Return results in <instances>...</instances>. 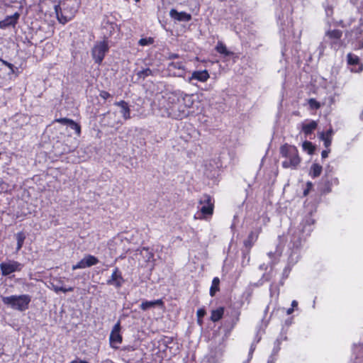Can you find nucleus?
Returning a JSON list of instances; mask_svg holds the SVG:
<instances>
[{"label":"nucleus","instance_id":"obj_53","mask_svg":"<svg viewBox=\"0 0 363 363\" xmlns=\"http://www.w3.org/2000/svg\"><path fill=\"white\" fill-rule=\"evenodd\" d=\"M354 32H355L356 35H360L362 30L359 28H357L355 30H354ZM352 33H353V31Z\"/></svg>","mask_w":363,"mask_h":363},{"label":"nucleus","instance_id":"obj_54","mask_svg":"<svg viewBox=\"0 0 363 363\" xmlns=\"http://www.w3.org/2000/svg\"><path fill=\"white\" fill-rule=\"evenodd\" d=\"M313 184L311 182H308L307 183V189H310L311 187H312Z\"/></svg>","mask_w":363,"mask_h":363},{"label":"nucleus","instance_id":"obj_52","mask_svg":"<svg viewBox=\"0 0 363 363\" xmlns=\"http://www.w3.org/2000/svg\"><path fill=\"white\" fill-rule=\"evenodd\" d=\"M294 309L293 308H291V307L288 308L287 311H286V314L287 315H291L294 312Z\"/></svg>","mask_w":363,"mask_h":363},{"label":"nucleus","instance_id":"obj_47","mask_svg":"<svg viewBox=\"0 0 363 363\" xmlns=\"http://www.w3.org/2000/svg\"><path fill=\"white\" fill-rule=\"evenodd\" d=\"M329 152H330V150H323L321 152L322 158L325 159V158L328 157Z\"/></svg>","mask_w":363,"mask_h":363},{"label":"nucleus","instance_id":"obj_18","mask_svg":"<svg viewBox=\"0 0 363 363\" xmlns=\"http://www.w3.org/2000/svg\"><path fill=\"white\" fill-rule=\"evenodd\" d=\"M342 33L340 30H328L325 33V36L330 38V40H333L332 43H334L337 40H340L342 37Z\"/></svg>","mask_w":363,"mask_h":363},{"label":"nucleus","instance_id":"obj_48","mask_svg":"<svg viewBox=\"0 0 363 363\" xmlns=\"http://www.w3.org/2000/svg\"><path fill=\"white\" fill-rule=\"evenodd\" d=\"M325 133L328 135L329 137H333L334 131L332 128H330Z\"/></svg>","mask_w":363,"mask_h":363},{"label":"nucleus","instance_id":"obj_24","mask_svg":"<svg viewBox=\"0 0 363 363\" xmlns=\"http://www.w3.org/2000/svg\"><path fill=\"white\" fill-rule=\"evenodd\" d=\"M322 172V166L318 164H313L310 170V175L313 178L318 177L320 175Z\"/></svg>","mask_w":363,"mask_h":363},{"label":"nucleus","instance_id":"obj_21","mask_svg":"<svg viewBox=\"0 0 363 363\" xmlns=\"http://www.w3.org/2000/svg\"><path fill=\"white\" fill-rule=\"evenodd\" d=\"M169 69L170 71L177 69L181 71V73L178 74V76H182L184 73V65L182 62H172L169 64Z\"/></svg>","mask_w":363,"mask_h":363},{"label":"nucleus","instance_id":"obj_46","mask_svg":"<svg viewBox=\"0 0 363 363\" xmlns=\"http://www.w3.org/2000/svg\"><path fill=\"white\" fill-rule=\"evenodd\" d=\"M255 350V347L253 345H252L251 347H250V351H249V357H250V359L252 358V354H253Z\"/></svg>","mask_w":363,"mask_h":363},{"label":"nucleus","instance_id":"obj_56","mask_svg":"<svg viewBox=\"0 0 363 363\" xmlns=\"http://www.w3.org/2000/svg\"><path fill=\"white\" fill-rule=\"evenodd\" d=\"M268 255L269 257H272L273 256V252H270L268 253Z\"/></svg>","mask_w":363,"mask_h":363},{"label":"nucleus","instance_id":"obj_16","mask_svg":"<svg viewBox=\"0 0 363 363\" xmlns=\"http://www.w3.org/2000/svg\"><path fill=\"white\" fill-rule=\"evenodd\" d=\"M347 63L350 65H359L358 69L354 70V69H352V72H359L363 69V65L362 64H359V59L358 56H357L352 53H349V54H347Z\"/></svg>","mask_w":363,"mask_h":363},{"label":"nucleus","instance_id":"obj_38","mask_svg":"<svg viewBox=\"0 0 363 363\" xmlns=\"http://www.w3.org/2000/svg\"><path fill=\"white\" fill-rule=\"evenodd\" d=\"M0 61L2 62L3 65H4L7 67H9L11 69V72H14V70H13L14 66L11 63H10L6 60H4L2 59H0Z\"/></svg>","mask_w":363,"mask_h":363},{"label":"nucleus","instance_id":"obj_11","mask_svg":"<svg viewBox=\"0 0 363 363\" xmlns=\"http://www.w3.org/2000/svg\"><path fill=\"white\" fill-rule=\"evenodd\" d=\"M50 288L56 293H59L60 291L67 293L69 291H73L74 290V288L71 286L68 288L64 287L60 279H54L53 281L50 283Z\"/></svg>","mask_w":363,"mask_h":363},{"label":"nucleus","instance_id":"obj_5","mask_svg":"<svg viewBox=\"0 0 363 363\" xmlns=\"http://www.w3.org/2000/svg\"><path fill=\"white\" fill-rule=\"evenodd\" d=\"M213 208L214 202L211 196L204 194L200 198L198 208L203 217L211 216L213 213Z\"/></svg>","mask_w":363,"mask_h":363},{"label":"nucleus","instance_id":"obj_55","mask_svg":"<svg viewBox=\"0 0 363 363\" xmlns=\"http://www.w3.org/2000/svg\"><path fill=\"white\" fill-rule=\"evenodd\" d=\"M308 191H309V189H306V190L304 191V192H303L304 195H307V194H308Z\"/></svg>","mask_w":363,"mask_h":363},{"label":"nucleus","instance_id":"obj_36","mask_svg":"<svg viewBox=\"0 0 363 363\" xmlns=\"http://www.w3.org/2000/svg\"><path fill=\"white\" fill-rule=\"evenodd\" d=\"M325 11L326 16L328 17L331 16L333 13V7L329 5L325 6Z\"/></svg>","mask_w":363,"mask_h":363},{"label":"nucleus","instance_id":"obj_12","mask_svg":"<svg viewBox=\"0 0 363 363\" xmlns=\"http://www.w3.org/2000/svg\"><path fill=\"white\" fill-rule=\"evenodd\" d=\"M210 77L207 70L194 71L189 79V82H191L193 80H197L201 82H206Z\"/></svg>","mask_w":363,"mask_h":363},{"label":"nucleus","instance_id":"obj_49","mask_svg":"<svg viewBox=\"0 0 363 363\" xmlns=\"http://www.w3.org/2000/svg\"><path fill=\"white\" fill-rule=\"evenodd\" d=\"M318 50H319V54L320 55H323V52L324 51V46L323 44H320V46L318 47Z\"/></svg>","mask_w":363,"mask_h":363},{"label":"nucleus","instance_id":"obj_26","mask_svg":"<svg viewBox=\"0 0 363 363\" xmlns=\"http://www.w3.org/2000/svg\"><path fill=\"white\" fill-rule=\"evenodd\" d=\"M83 259L87 267L94 266L99 262V259L96 257L91 255H86Z\"/></svg>","mask_w":363,"mask_h":363},{"label":"nucleus","instance_id":"obj_22","mask_svg":"<svg viewBox=\"0 0 363 363\" xmlns=\"http://www.w3.org/2000/svg\"><path fill=\"white\" fill-rule=\"evenodd\" d=\"M15 238L17 241L16 252H18L22 248L26 236L23 232H18L15 235Z\"/></svg>","mask_w":363,"mask_h":363},{"label":"nucleus","instance_id":"obj_1","mask_svg":"<svg viewBox=\"0 0 363 363\" xmlns=\"http://www.w3.org/2000/svg\"><path fill=\"white\" fill-rule=\"evenodd\" d=\"M80 4V0H61L58 4H55V13L59 22L65 24L71 21L77 13Z\"/></svg>","mask_w":363,"mask_h":363},{"label":"nucleus","instance_id":"obj_9","mask_svg":"<svg viewBox=\"0 0 363 363\" xmlns=\"http://www.w3.org/2000/svg\"><path fill=\"white\" fill-rule=\"evenodd\" d=\"M121 323L118 321L113 326L109 337L110 345L113 348H118L119 344L122 342V336L120 333Z\"/></svg>","mask_w":363,"mask_h":363},{"label":"nucleus","instance_id":"obj_17","mask_svg":"<svg viewBox=\"0 0 363 363\" xmlns=\"http://www.w3.org/2000/svg\"><path fill=\"white\" fill-rule=\"evenodd\" d=\"M163 302L161 299L155 301H145L140 304V308L143 311H147L149 308H154L157 306H162Z\"/></svg>","mask_w":363,"mask_h":363},{"label":"nucleus","instance_id":"obj_27","mask_svg":"<svg viewBox=\"0 0 363 363\" xmlns=\"http://www.w3.org/2000/svg\"><path fill=\"white\" fill-rule=\"evenodd\" d=\"M138 79H145L147 77L152 75V71L150 68H146L137 72Z\"/></svg>","mask_w":363,"mask_h":363},{"label":"nucleus","instance_id":"obj_33","mask_svg":"<svg viewBox=\"0 0 363 363\" xmlns=\"http://www.w3.org/2000/svg\"><path fill=\"white\" fill-rule=\"evenodd\" d=\"M154 42L153 38H141L138 44L141 46H146L152 44Z\"/></svg>","mask_w":363,"mask_h":363},{"label":"nucleus","instance_id":"obj_51","mask_svg":"<svg viewBox=\"0 0 363 363\" xmlns=\"http://www.w3.org/2000/svg\"><path fill=\"white\" fill-rule=\"evenodd\" d=\"M298 306V302L296 300L292 301L291 302V308L294 309Z\"/></svg>","mask_w":363,"mask_h":363},{"label":"nucleus","instance_id":"obj_30","mask_svg":"<svg viewBox=\"0 0 363 363\" xmlns=\"http://www.w3.org/2000/svg\"><path fill=\"white\" fill-rule=\"evenodd\" d=\"M257 237H258V233H255L254 232H252L249 235L247 240L245 242V245L246 246L252 245V243L257 240Z\"/></svg>","mask_w":363,"mask_h":363},{"label":"nucleus","instance_id":"obj_37","mask_svg":"<svg viewBox=\"0 0 363 363\" xmlns=\"http://www.w3.org/2000/svg\"><path fill=\"white\" fill-rule=\"evenodd\" d=\"M291 270V267L287 265L283 270V277L286 279L289 277V274Z\"/></svg>","mask_w":363,"mask_h":363},{"label":"nucleus","instance_id":"obj_45","mask_svg":"<svg viewBox=\"0 0 363 363\" xmlns=\"http://www.w3.org/2000/svg\"><path fill=\"white\" fill-rule=\"evenodd\" d=\"M179 55L176 53H169L168 58L169 60L177 59L179 58Z\"/></svg>","mask_w":363,"mask_h":363},{"label":"nucleus","instance_id":"obj_15","mask_svg":"<svg viewBox=\"0 0 363 363\" xmlns=\"http://www.w3.org/2000/svg\"><path fill=\"white\" fill-rule=\"evenodd\" d=\"M114 105L121 108V113L125 120L130 118V109L128 104L125 101H116Z\"/></svg>","mask_w":363,"mask_h":363},{"label":"nucleus","instance_id":"obj_10","mask_svg":"<svg viewBox=\"0 0 363 363\" xmlns=\"http://www.w3.org/2000/svg\"><path fill=\"white\" fill-rule=\"evenodd\" d=\"M182 96H183V91L180 90H175L168 94L167 101L169 104H172V106H169L168 108H170L172 112H176V111H177L178 107L177 104L181 103Z\"/></svg>","mask_w":363,"mask_h":363},{"label":"nucleus","instance_id":"obj_8","mask_svg":"<svg viewBox=\"0 0 363 363\" xmlns=\"http://www.w3.org/2000/svg\"><path fill=\"white\" fill-rule=\"evenodd\" d=\"M125 279L122 276L121 272L118 267H116L112 272L110 278L106 281V284L114 286L116 289H120L123 285Z\"/></svg>","mask_w":363,"mask_h":363},{"label":"nucleus","instance_id":"obj_44","mask_svg":"<svg viewBox=\"0 0 363 363\" xmlns=\"http://www.w3.org/2000/svg\"><path fill=\"white\" fill-rule=\"evenodd\" d=\"M355 48L356 49H362V48H363V40H358L357 44L355 45Z\"/></svg>","mask_w":363,"mask_h":363},{"label":"nucleus","instance_id":"obj_35","mask_svg":"<svg viewBox=\"0 0 363 363\" xmlns=\"http://www.w3.org/2000/svg\"><path fill=\"white\" fill-rule=\"evenodd\" d=\"M86 265L85 264V262L84 259H81L77 264L72 266V269L76 270L78 269H84L86 268Z\"/></svg>","mask_w":363,"mask_h":363},{"label":"nucleus","instance_id":"obj_42","mask_svg":"<svg viewBox=\"0 0 363 363\" xmlns=\"http://www.w3.org/2000/svg\"><path fill=\"white\" fill-rule=\"evenodd\" d=\"M196 314L199 318H201L205 315L206 311L203 308H200L197 311Z\"/></svg>","mask_w":363,"mask_h":363},{"label":"nucleus","instance_id":"obj_23","mask_svg":"<svg viewBox=\"0 0 363 363\" xmlns=\"http://www.w3.org/2000/svg\"><path fill=\"white\" fill-rule=\"evenodd\" d=\"M224 313V308L223 307H219L216 310L212 311L211 320L213 322L218 321L223 316Z\"/></svg>","mask_w":363,"mask_h":363},{"label":"nucleus","instance_id":"obj_43","mask_svg":"<svg viewBox=\"0 0 363 363\" xmlns=\"http://www.w3.org/2000/svg\"><path fill=\"white\" fill-rule=\"evenodd\" d=\"M280 350V347L278 345L277 347H275L273 350H272V353L270 356H273L275 359V356L278 354L279 351Z\"/></svg>","mask_w":363,"mask_h":363},{"label":"nucleus","instance_id":"obj_3","mask_svg":"<svg viewBox=\"0 0 363 363\" xmlns=\"http://www.w3.org/2000/svg\"><path fill=\"white\" fill-rule=\"evenodd\" d=\"M2 301L9 308L23 312L29 308L31 296L28 294L11 295L2 297Z\"/></svg>","mask_w":363,"mask_h":363},{"label":"nucleus","instance_id":"obj_40","mask_svg":"<svg viewBox=\"0 0 363 363\" xmlns=\"http://www.w3.org/2000/svg\"><path fill=\"white\" fill-rule=\"evenodd\" d=\"M309 104L311 105V106L314 107L315 108H318L320 106L319 104L313 99H311L309 100Z\"/></svg>","mask_w":363,"mask_h":363},{"label":"nucleus","instance_id":"obj_31","mask_svg":"<svg viewBox=\"0 0 363 363\" xmlns=\"http://www.w3.org/2000/svg\"><path fill=\"white\" fill-rule=\"evenodd\" d=\"M298 255H296L294 252L291 253V255L289 257L287 265L292 267L298 262Z\"/></svg>","mask_w":363,"mask_h":363},{"label":"nucleus","instance_id":"obj_6","mask_svg":"<svg viewBox=\"0 0 363 363\" xmlns=\"http://www.w3.org/2000/svg\"><path fill=\"white\" fill-rule=\"evenodd\" d=\"M180 104L181 105H179L177 108V111H179L177 117L182 118L184 117H186L189 115V112L186 111L185 108L192 107L194 104L193 96L184 94L183 92V96L181 97Z\"/></svg>","mask_w":363,"mask_h":363},{"label":"nucleus","instance_id":"obj_19","mask_svg":"<svg viewBox=\"0 0 363 363\" xmlns=\"http://www.w3.org/2000/svg\"><path fill=\"white\" fill-rule=\"evenodd\" d=\"M317 123L314 121H311L308 123H303L302 131L306 135H310L317 128Z\"/></svg>","mask_w":363,"mask_h":363},{"label":"nucleus","instance_id":"obj_32","mask_svg":"<svg viewBox=\"0 0 363 363\" xmlns=\"http://www.w3.org/2000/svg\"><path fill=\"white\" fill-rule=\"evenodd\" d=\"M303 148L306 150H308L309 154H312L314 151V146L311 142L305 141L303 143Z\"/></svg>","mask_w":363,"mask_h":363},{"label":"nucleus","instance_id":"obj_2","mask_svg":"<svg viewBox=\"0 0 363 363\" xmlns=\"http://www.w3.org/2000/svg\"><path fill=\"white\" fill-rule=\"evenodd\" d=\"M280 155L284 158L281 162L284 168L296 169L301 162L298 151L294 145L287 143L281 145L280 147Z\"/></svg>","mask_w":363,"mask_h":363},{"label":"nucleus","instance_id":"obj_7","mask_svg":"<svg viewBox=\"0 0 363 363\" xmlns=\"http://www.w3.org/2000/svg\"><path fill=\"white\" fill-rule=\"evenodd\" d=\"M0 268L1 269L2 274L7 276L14 272L21 271L22 264L16 261L10 260L6 262L1 263Z\"/></svg>","mask_w":363,"mask_h":363},{"label":"nucleus","instance_id":"obj_57","mask_svg":"<svg viewBox=\"0 0 363 363\" xmlns=\"http://www.w3.org/2000/svg\"><path fill=\"white\" fill-rule=\"evenodd\" d=\"M352 33H349V32H347L345 35L347 37L349 35H351Z\"/></svg>","mask_w":363,"mask_h":363},{"label":"nucleus","instance_id":"obj_50","mask_svg":"<svg viewBox=\"0 0 363 363\" xmlns=\"http://www.w3.org/2000/svg\"><path fill=\"white\" fill-rule=\"evenodd\" d=\"M276 359L273 356H269L267 363H275Z\"/></svg>","mask_w":363,"mask_h":363},{"label":"nucleus","instance_id":"obj_41","mask_svg":"<svg viewBox=\"0 0 363 363\" xmlns=\"http://www.w3.org/2000/svg\"><path fill=\"white\" fill-rule=\"evenodd\" d=\"M99 96L102 99H108V97L111 96V94L108 92L106 91H101L100 92V94H99Z\"/></svg>","mask_w":363,"mask_h":363},{"label":"nucleus","instance_id":"obj_13","mask_svg":"<svg viewBox=\"0 0 363 363\" xmlns=\"http://www.w3.org/2000/svg\"><path fill=\"white\" fill-rule=\"evenodd\" d=\"M19 18V14L18 13H15L11 16H6L4 20L0 21V28H6L9 26H14L17 23V21Z\"/></svg>","mask_w":363,"mask_h":363},{"label":"nucleus","instance_id":"obj_29","mask_svg":"<svg viewBox=\"0 0 363 363\" xmlns=\"http://www.w3.org/2000/svg\"><path fill=\"white\" fill-rule=\"evenodd\" d=\"M320 138L324 142L325 147H329L332 143L333 137H329L328 135L325 134V132L320 133Z\"/></svg>","mask_w":363,"mask_h":363},{"label":"nucleus","instance_id":"obj_20","mask_svg":"<svg viewBox=\"0 0 363 363\" xmlns=\"http://www.w3.org/2000/svg\"><path fill=\"white\" fill-rule=\"evenodd\" d=\"M315 223V220L312 218L311 216H306L301 225H303V231H306L308 233L312 230L311 225Z\"/></svg>","mask_w":363,"mask_h":363},{"label":"nucleus","instance_id":"obj_14","mask_svg":"<svg viewBox=\"0 0 363 363\" xmlns=\"http://www.w3.org/2000/svg\"><path fill=\"white\" fill-rule=\"evenodd\" d=\"M171 18L179 21H189L191 19V16L186 12H178L176 9H171L169 11Z\"/></svg>","mask_w":363,"mask_h":363},{"label":"nucleus","instance_id":"obj_4","mask_svg":"<svg viewBox=\"0 0 363 363\" xmlns=\"http://www.w3.org/2000/svg\"><path fill=\"white\" fill-rule=\"evenodd\" d=\"M108 51V45L106 41L96 42L91 50V55L95 63L100 65Z\"/></svg>","mask_w":363,"mask_h":363},{"label":"nucleus","instance_id":"obj_25","mask_svg":"<svg viewBox=\"0 0 363 363\" xmlns=\"http://www.w3.org/2000/svg\"><path fill=\"white\" fill-rule=\"evenodd\" d=\"M216 50L218 52L224 55L225 56H230L233 55V52L228 50L226 46L222 43H218L217 44Z\"/></svg>","mask_w":363,"mask_h":363},{"label":"nucleus","instance_id":"obj_28","mask_svg":"<svg viewBox=\"0 0 363 363\" xmlns=\"http://www.w3.org/2000/svg\"><path fill=\"white\" fill-rule=\"evenodd\" d=\"M219 283H220V280L218 277H215L213 279L212 286L210 289V295L211 296H213L215 295L216 292L219 290V288H218Z\"/></svg>","mask_w":363,"mask_h":363},{"label":"nucleus","instance_id":"obj_39","mask_svg":"<svg viewBox=\"0 0 363 363\" xmlns=\"http://www.w3.org/2000/svg\"><path fill=\"white\" fill-rule=\"evenodd\" d=\"M71 119H68V118H60V119H57V121L63 124V125H69V124L71 122Z\"/></svg>","mask_w":363,"mask_h":363},{"label":"nucleus","instance_id":"obj_58","mask_svg":"<svg viewBox=\"0 0 363 363\" xmlns=\"http://www.w3.org/2000/svg\"><path fill=\"white\" fill-rule=\"evenodd\" d=\"M136 2H139L140 0H135Z\"/></svg>","mask_w":363,"mask_h":363},{"label":"nucleus","instance_id":"obj_34","mask_svg":"<svg viewBox=\"0 0 363 363\" xmlns=\"http://www.w3.org/2000/svg\"><path fill=\"white\" fill-rule=\"evenodd\" d=\"M69 128L74 130H75L76 133L77 135H79L80 134V132H81V128L80 126L77 123H75L74 121H71L70 123L69 124Z\"/></svg>","mask_w":363,"mask_h":363}]
</instances>
